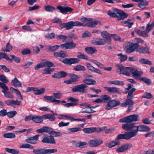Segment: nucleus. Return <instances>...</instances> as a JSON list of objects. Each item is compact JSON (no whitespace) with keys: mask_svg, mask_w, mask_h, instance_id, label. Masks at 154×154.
<instances>
[{"mask_svg":"<svg viewBox=\"0 0 154 154\" xmlns=\"http://www.w3.org/2000/svg\"><path fill=\"white\" fill-rule=\"evenodd\" d=\"M123 129L126 131H132L134 137L136 136L137 132L139 131H149V127L145 125L137 126L135 123H128L123 125Z\"/></svg>","mask_w":154,"mask_h":154,"instance_id":"1","label":"nucleus"},{"mask_svg":"<svg viewBox=\"0 0 154 154\" xmlns=\"http://www.w3.org/2000/svg\"><path fill=\"white\" fill-rule=\"evenodd\" d=\"M76 44L73 42H66L64 44H61L60 45H55L53 46H50L48 48V50L51 52H54L58 49L60 47L64 50L71 49L75 47Z\"/></svg>","mask_w":154,"mask_h":154,"instance_id":"2","label":"nucleus"},{"mask_svg":"<svg viewBox=\"0 0 154 154\" xmlns=\"http://www.w3.org/2000/svg\"><path fill=\"white\" fill-rule=\"evenodd\" d=\"M116 71L119 74H122L127 76H130L131 74L132 67L124 66L122 64H116L115 65Z\"/></svg>","mask_w":154,"mask_h":154,"instance_id":"3","label":"nucleus"},{"mask_svg":"<svg viewBox=\"0 0 154 154\" xmlns=\"http://www.w3.org/2000/svg\"><path fill=\"white\" fill-rule=\"evenodd\" d=\"M138 46L137 43H134L131 42H128L125 44L124 47L125 53L130 54L134 51Z\"/></svg>","mask_w":154,"mask_h":154,"instance_id":"4","label":"nucleus"},{"mask_svg":"<svg viewBox=\"0 0 154 154\" xmlns=\"http://www.w3.org/2000/svg\"><path fill=\"white\" fill-rule=\"evenodd\" d=\"M33 152L35 154H47L56 152L57 150L55 149H46L45 148H40L32 149Z\"/></svg>","mask_w":154,"mask_h":154,"instance_id":"5","label":"nucleus"},{"mask_svg":"<svg viewBox=\"0 0 154 154\" xmlns=\"http://www.w3.org/2000/svg\"><path fill=\"white\" fill-rule=\"evenodd\" d=\"M87 86L85 84H81L75 86L72 88L71 91L73 92H79L81 93H86L87 92V90L86 89Z\"/></svg>","mask_w":154,"mask_h":154,"instance_id":"6","label":"nucleus"},{"mask_svg":"<svg viewBox=\"0 0 154 154\" xmlns=\"http://www.w3.org/2000/svg\"><path fill=\"white\" fill-rule=\"evenodd\" d=\"M129 131L125 132L124 134H119L115 138V141H118V140L121 139L128 140L134 137L132 131Z\"/></svg>","mask_w":154,"mask_h":154,"instance_id":"7","label":"nucleus"},{"mask_svg":"<svg viewBox=\"0 0 154 154\" xmlns=\"http://www.w3.org/2000/svg\"><path fill=\"white\" fill-rule=\"evenodd\" d=\"M84 26L83 23L79 21H69L66 23V29L68 30L73 28L74 26Z\"/></svg>","mask_w":154,"mask_h":154,"instance_id":"8","label":"nucleus"},{"mask_svg":"<svg viewBox=\"0 0 154 154\" xmlns=\"http://www.w3.org/2000/svg\"><path fill=\"white\" fill-rule=\"evenodd\" d=\"M103 143V140L100 139H94L90 140L88 143L89 146L92 147L99 146Z\"/></svg>","mask_w":154,"mask_h":154,"instance_id":"9","label":"nucleus"},{"mask_svg":"<svg viewBox=\"0 0 154 154\" xmlns=\"http://www.w3.org/2000/svg\"><path fill=\"white\" fill-rule=\"evenodd\" d=\"M120 104L119 101L115 100H112L109 101L106 106L105 109L106 110L111 109L112 108Z\"/></svg>","mask_w":154,"mask_h":154,"instance_id":"10","label":"nucleus"},{"mask_svg":"<svg viewBox=\"0 0 154 154\" xmlns=\"http://www.w3.org/2000/svg\"><path fill=\"white\" fill-rule=\"evenodd\" d=\"M53 65L54 64L52 62L49 61H46L37 64L34 68L35 70H38L41 68L45 67L46 66H54Z\"/></svg>","mask_w":154,"mask_h":154,"instance_id":"11","label":"nucleus"},{"mask_svg":"<svg viewBox=\"0 0 154 154\" xmlns=\"http://www.w3.org/2000/svg\"><path fill=\"white\" fill-rule=\"evenodd\" d=\"M132 146L131 143H125L118 147L116 151L119 152H122L131 148Z\"/></svg>","mask_w":154,"mask_h":154,"instance_id":"12","label":"nucleus"},{"mask_svg":"<svg viewBox=\"0 0 154 154\" xmlns=\"http://www.w3.org/2000/svg\"><path fill=\"white\" fill-rule=\"evenodd\" d=\"M79 61V60L77 58H65L62 61L63 63L69 65L77 63Z\"/></svg>","mask_w":154,"mask_h":154,"instance_id":"13","label":"nucleus"},{"mask_svg":"<svg viewBox=\"0 0 154 154\" xmlns=\"http://www.w3.org/2000/svg\"><path fill=\"white\" fill-rule=\"evenodd\" d=\"M57 8L60 11V12L63 14H66L67 12H71L73 9L72 8L68 7H63L60 5H58Z\"/></svg>","mask_w":154,"mask_h":154,"instance_id":"14","label":"nucleus"},{"mask_svg":"<svg viewBox=\"0 0 154 154\" xmlns=\"http://www.w3.org/2000/svg\"><path fill=\"white\" fill-rule=\"evenodd\" d=\"M42 142L47 143L55 144L56 142L53 137L51 136H45L43 137Z\"/></svg>","mask_w":154,"mask_h":154,"instance_id":"15","label":"nucleus"},{"mask_svg":"<svg viewBox=\"0 0 154 154\" xmlns=\"http://www.w3.org/2000/svg\"><path fill=\"white\" fill-rule=\"evenodd\" d=\"M143 73L142 72L138 71L137 69L132 67L131 74H132L133 76L136 79L139 80L140 78V76Z\"/></svg>","mask_w":154,"mask_h":154,"instance_id":"16","label":"nucleus"},{"mask_svg":"<svg viewBox=\"0 0 154 154\" xmlns=\"http://www.w3.org/2000/svg\"><path fill=\"white\" fill-rule=\"evenodd\" d=\"M39 135H36L33 137H30L26 139L25 141L28 143L36 144L37 143Z\"/></svg>","mask_w":154,"mask_h":154,"instance_id":"17","label":"nucleus"},{"mask_svg":"<svg viewBox=\"0 0 154 154\" xmlns=\"http://www.w3.org/2000/svg\"><path fill=\"white\" fill-rule=\"evenodd\" d=\"M104 89L109 93H116L118 94L121 93V91L119 88L115 87H104Z\"/></svg>","mask_w":154,"mask_h":154,"instance_id":"18","label":"nucleus"},{"mask_svg":"<svg viewBox=\"0 0 154 154\" xmlns=\"http://www.w3.org/2000/svg\"><path fill=\"white\" fill-rule=\"evenodd\" d=\"M79 78V77L76 75L73 74L72 75L71 78L68 80L65 81L64 82L68 84H72L74 82L77 81L78 79Z\"/></svg>","mask_w":154,"mask_h":154,"instance_id":"19","label":"nucleus"},{"mask_svg":"<svg viewBox=\"0 0 154 154\" xmlns=\"http://www.w3.org/2000/svg\"><path fill=\"white\" fill-rule=\"evenodd\" d=\"M88 69L93 72H94L100 74H101V72L98 69L95 68L93 67L91 64L87 63L85 64Z\"/></svg>","mask_w":154,"mask_h":154,"instance_id":"20","label":"nucleus"},{"mask_svg":"<svg viewBox=\"0 0 154 154\" xmlns=\"http://www.w3.org/2000/svg\"><path fill=\"white\" fill-rule=\"evenodd\" d=\"M119 9L113 8L112 10L109 11L107 12V14L110 17H118V14Z\"/></svg>","mask_w":154,"mask_h":154,"instance_id":"21","label":"nucleus"},{"mask_svg":"<svg viewBox=\"0 0 154 154\" xmlns=\"http://www.w3.org/2000/svg\"><path fill=\"white\" fill-rule=\"evenodd\" d=\"M119 15V18L118 20H124L127 18L128 16V14L126 13L123 11L119 9L118 14Z\"/></svg>","mask_w":154,"mask_h":154,"instance_id":"22","label":"nucleus"},{"mask_svg":"<svg viewBox=\"0 0 154 154\" xmlns=\"http://www.w3.org/2000/svg\"><path fill=\"white\" fill-rule=\"evenodd\" d=\"M50 127L48 126H44L42 128L37 129L36 132L37 133H42L45 132L49 134Z\"/></svg>","mask_w":154,"mask_h":154,"instance_id":"23","label":"nucleus"},{"mask_svg":"<svg viewBox=\"0 0 154 154\" xmlns=\"http://www.w3.org/2000/svg\"><path fill=\"white\" fill-rule=\"evenodd\" d=\"M120 145V143L118 141H111L109 142L106 144V146L111 148L115 146H119Z\"/></svg>","mask_w":154,"mask_h":154,"instance_id":"24","label":"nucleus"},{"mask_svg":"<svg viewBox=\"0 0 154 154\" xmlns=\"http://www.w3.org/2000/svg\"><path fill=\"white\" fill-rule=\"evenodd\" d=\"M88 22V23H86L85 24L83 23L84 26H87L88 27H95L99 22L97 20L94 21H93Z\"/></svg>","mask_w":154,"mask_h":154,"instance_id":"25","label":"nucleus"},{"mask_svg":"<svg viewBox=\"0 0 154 154\" xmlns=\"http://www.w3.org/2000/svg\"><path fill=\"white\" fill-rule=\"evenodd\" d=\"M49 134L51 135L54 137H62V134L60 132L53 130L52 128H50Z\"/></svg>","mask_w":154,"mask_h":154,"instance_id":"26","label":"nucleus"},{"mask_svg":"<svg viewBox=\"0 0 154 154\" xmlns=\"http://www.w3.org/2000/svg\"><path fill=\"white\" fill-rule=\"evenodd\" d=\"M137 51L138 52L140 53L150 54L149 51V48L146 47H141L137 49Z\"/></svg>","mask_w":154,"mask_h":154,"instance_id":"27","label":"nucleus"},{"mask_svg":"<svg viewBox=\"0 0 154 154\" xmlns=\"http://www.w3.org/2000/svg\"><path fill=\"white\" fill-rule=\"evenodd\" d=\"M138 115H131L128 116L129 123H131V122L137 121L139 120L138 119Z\"/></svg>","mask_w":154,"mask_h":154,"instance_id":"28","label":"nucleus"},{"mask_svg":"<svg viewBox=\"0 0 154 154\" xmlns=\"http://www.w3.org/2000/svg\"><path fill=\"white\" fill-rule=\"evenodd\" d=\"M13 85L16 87H21L22 84L16 78L14 79L11 82Z\"/></svg>","mask_w":154,"mask_h":154,"instance_id":"29","label":"nucleus"},{"mask_svg":"<svg viewBox=\"0 0 154 154\" xmlns=\"http://www.w3.org/2000/svg\"><path fill=\"white\" fill-rule=\"evenodd\" d=\"M53 66H46V67H48L45 68L43 70L44 72H43V74H51V72L53 71L54 69L51 68L50 67H55V66L54 64Z\"/></svg>","mask_w":154,"mask_h":154,"instance_id":"30","label":"nucleus"},{"mask_svg":"<svg viewBox=\"0 0 154 154\" xmlns=\"http://www.w3.org/2000/svg\"><path fill=\"white\" fill-rule=\"evenodd\" d=\"M131 99L128 98L126 100H125L123 103L121 104L122 106L125 107L127 105H133L134 103V101Z\"/></svg>","mask_w":154,"mask_h":154,"instance_id":"31","label":"nucleus"},{"mask_svg":"<svg viewBox=\"0 0 154 154\" xmlns=\"http://www.w3.org/2000/svg\"><path fill=\"white\" fill-rule=\"evenodd\" d=\"M83 82L88 85H94L96 83L95 81L92 79L86 78L83 80Z\"/></svg>","mask_w":154,"mask_h":154,"instance_id":"32","label":"nucleus"},{"mask_svg":"<svg viewBox=\"0 0 154 154\" xmlns=\"http://www.w3.org/2000/svg\"><path fill=\"white\" fill-rule=\"evenodd\" d=\"M42 116H33L32 121L36 123H41L43 121Z\"/></svg>","mask_w":154,"mask_h":154,"instance_id":"33","label":"nucleus"},{"mask_svg":"<svg viewBox=\"0 0 154 154\" xmlns=\"http://www.w3.org/2000/svg\"><path fill=\"white\" fill-rule=\"evenodd\" d=\"M42 118L46 119H48L51 121H54L55 119L54 116L51 114L43 115Z\"/></svg>","mask_w":154,"mask_h":154,"instance_id":"34","label":"nucleus"},{"mask_svg":"<svg viewBox=\"0 0 154 154\" xmlns=\"http://www.w3.org/2000/svg\"><path fill=\"white\" fill-rule=\"evenodd\" d=\"M85 51L87 53L91 54H93L97 51L95 48L91 47L86 48Z\"/></svg>","mask_w":154,"mask_h":154,"instance_id":"35","label":"nucleus"},{"mask_svg":"<svg viewBox=\"0 0 154 154\" xmlns=\"http://www.w3.org/2000/svg\"><path fill=\"white\" fill-rule=\"evenodd\" d=\"M62 51L60 52H54L53 54L56 57H60L64 58L66 56V54L65 53H62Z\"/></svg>","mask_w":154,"mask_h":154,"instance_id":"36","label":"nucleus"},{"mask_svg":"<svg viewBox=\"0 0 154 154\" xmlns=\"http://www.w3.org/2000/svg\"><path fill=\"white\" fill-rule=\"evenodd\" d=\"M108 83L110 84H113L114 85H122L124 84L123 82L120 81L119 80L109 81L108 82Z\"/></svg>","mask_w":154,"mask_h":154,"instance_id":"37","label":"nucleus"},{"mask_svg":"<svg viewBox=\"0 0 154 154\" xmlns=\"http://www.w3.org/2000/svg\"><path fill=\"white\" fill-rule=\"evenodd\" d=\"M106 127H103L102 128L99 127H93L94 132L100 133L101 132L105 130Z\"/></svg>","mask_w":154,"mask_h":154,"instance_id":"38","label":"nucleus"},{"mask_svg":"<svg viewBox=\"0 0 154 154\" xmlns=\"http://www.w3.org/2000/svg\"><path fill=\"white\" fill-rule=\"evenodd\" d=\"M45 91V88H42L38 89L37 88H36L34 94L35 95H40L44 93Z\"/></svg>","mask_w":154,"mask_h":154,"instance_id":"39","label":"nucleus"},{"mask_svg":"<svg viewBox=\"0 0 154 154\" xmlns=\"http://www.w3.org/2000/svg\"><path fill=\"white\" fill-rule=\"evenodd\" d=\"M102 102H106L108 100H111V97L108 95H103L100 96Z\"/></svg>","mask_w":154,"mask_h":154,"instance_id":"40","label":"nucleus"},{"mask_svg":"<svg viewBox=\"0 0 154 154\" xmlns=\"http://www.w3.org/2000/svg\"><path fill=\"white\" fill-rule=\"evenodd\" d=\"M105 41L104 39L101 38H98L94 42V44L97 45H102L105 44Z\"/></svg>","mask_w":154,"mask_h":154,"instance_id":"41","label":"nucleus"},{"mask_svg":"<svg viewBox=\"0 0 154 154\" xmlns=\"http://www.w3.org/2000/svg\"><path fill=\"white\" fill-rule=\"evenodd\" d=\"M5 150L8 152L12 154H18L19 153V151L14 149H9L6 148L5 149Z\"/></svg>","mask_w":154,"mask_h":154,"instance_id":"42","label":"nucleus"},{"mask_svg":"<svg viewBox=\"0 0 154 154\" xmlns=\"http://www.w3.org/2000/svg\"><path fill=\"white\" fill-rule=\"evenodd\" d=\"M45 10L47 12H52L55 10V8L50 5H46L44 7Z\"/></svg>","mask_w":154,"mask_h":154,"instance_id":"43","label":"nucleus"},{"mask_svg":"<svg viewBox=\"0 0 154 154\" xmlns=\"http://www.w3.org/2000/svg\"><path fill=\"white\" fill-rule=\"evenodd\" d=\"M73 69L74 70L77 71H85L86 70L84 66L80 65H78L75 67H74Z\"/></svg>","mask_w":154,"mask_h":154,"instance_id":"44","label":"nucleus"},{"mask_svg":"<svg viewBox=\"0 0 154 154\" xmlns=\"http://www.w3.org/2000/svg\"><path fill=\"white\" fill-rule=\"evenodd\" d=\"M7 91H5V90H2V92L4 94L5 97L7 98H9L11 99L13 98V95L10 92Z\"/></svg>","mask_w":154,"mask_h":154,"instance_id":"45","label":"nucleus"},{"mask_svg":"<svg viewBox=\"0 0 154 154\" xmlns=\"http://www.w3.org/2000/svg\"><path fill=\"white\" fill-rule=\"evenodd\" d=\"M3 58L11 62L12 60V59L10 58L7 54L4 53L0 52V59Z\"/></svg>","mask_w":154,"mask_h":154,"instance_id":"46","label":"nucleus"},{"mask_svg":"<svg viewBox=\"0 0 154 154\" xmlns=\"http://www.w3.org/2000/svg\"><path fill=\"white\" fill-rule=\"evenodd\" d=\"M91 61L93 63L97 65L100 68L103 69L104 67V66L102 63L95 60H91Z\"/></svg>","mask_w":154,"mask_h":154,"instance_id":"47","label":"nucleus"},{"mask_svg":"<svg viewBox=\"0 0 154 154\" xmlns=\"http://www.w3.org/2000/svg\"><path fill=\"white\" fill-rule=\"evenodd\" d=\"M20 148L22 149L28 148L30 149H33L34 147L30 144L25 143L21 145L20 146Z\"/></svg>","mask_w":154,"mask_h":154,"instance_id":"48","label":"nucleus"},{"mask_svg":"<svg viewBox=\"0 0 154 154\" xmlns=\"http://www.w3.org/2000/svg\"><path fill=\"white\" fill-rule=\"evenodd\" d=\"M11 90L13 92L15 93L17 95H19V96L21 100L23 99V98L22 97V96L20 92L18 91V90L12 87H11L10 88Z\"/></svg>","mask_w":154,"mask_h":154,"instance_id":"49","label":"nucleus"},{"mask_svg":"<svg viewBox=\"0 0 154 154\" xmlns=\"http://www.w3.org/2000/svg\"><path fill=\"white\" fill-rule=\"evenodd\" d=\"M12 48V46L9 43H8L6 45V48H2V51L4 52H10Z\"/></svg>","mask_w":154,"mask_h":154,"instance_id":"50","label":"nucleus"},{"mask_svg":"<svg viewBox=\"0 0 154 154\" xmlns=\"http://www.w3.org/2000/svg\"><path fill=\"white\" fill-rule=\"evenodd\" d=\"M117 55L120 57L119 59L121 62L125 61L127 59V56L126 55H123L122 53L118 54Z\"/></svg>","mask_w":154,"mask_h":154,"instance_id":"51","label":"nucleus"},{"mask_svg":"<svg viewBox=\"0 0 154 154\" xmlns=\"http://www.w3.org/2000/svg\"><path fill=\"white\" fill-rule=\"evenodd\" d=\"M139 2L140 3L138 4V6L141 8H144L148 5V2L147 1L144 2L143 0Z\"/></svg>","mask_w":154,"mask_h":154,"instance_id":"52","label":"nucleus"},{"mask_svg":"<svg viewBox=\"0 0 154 154\" xmlns=\"http://www.w3.org/2000/svg\"><path fill=\"white\" fill-rule=\"evenodd\" d=\"M83 131L85 133L91 134L94 132L93 127L84 128Z\"/></svg>","mask_w":154,"mask_h":154,"instance_id":"53","label":"nucleus"},{"mask_svg":"<svg viewBox=\"0 0 154 154\" xmlns=\"http://www.w3.org/2000/svg\"><path fill=\"white\" fill-rule=\"evenodd\" d=\"M136 90L135 88H133L129 90L128 95L127 96V98L132 99L133 97V92Z\"/></svg>","mask_w":154,"mask_h":154,"instance_id":"54","label":"nucleus"},{"mask_svg":"<svg viewBox=\"0 0 154 154\" xmlns=\"http://www.w3.org/2000/svg\"><path fill=\"white\" fill-rule=\"evenodd\" d=\"M139 62L141 63L144 64H148L149 65H152V63L151 61L144 58H142L140 60Z\"/></svg>","mask_w":154,"mask_h":154,"instance_id":"55","label":"nucleus"},{"mask_svg":"<svg viewBox=\"0 0 154 154\" xmlns=\"http://www.w3.org/2000/svg\"><path fill=\"white\" fill-rule=\"evenodd\" d=\"M78 53L80 54L77 55V57L78 58L82 59H84L86 60H89L88 58L87 55L82 54L80 52H78Z\"/></svg>","mask_w":154,"mask_h":154,"instance_id":"56","label":"nucleus"},{"mask_svg":"<svg viewBox=\"0 0 154 154\" xmlns=\"http://www.w3.org/2000/svg\"><path fill=\"white\" fill-rule=\"evenodd\" d=\"M119 122H122V123L127 122V123L122 124V128L123 129L122 126L126 124H127L128 123H129L128 116H127L126 117H125L123 118H122V119H120L119 120ZM130 123H129V124H130Z\"/></svg>","mask_w":154,"mask_h":154,"instance_id":"57","label":"nucleus"},{"mask_svg":"<svg viewBox=\"0 0 154 154\" xmlns=\"http://www.w3.org/2000/svg\"><path fill=\"white\" fill-rule=\"evenodd\" d=\"M3 136L5 138H13L15 137V135L13 133H9L4 134Z\"/></svg>","mask_w":154,"mask_h":154,"instance_id":"58","label":"nucleus"},{"mask_svg":"<svg viewBox=\"0 0 154 154\" xmlns=\"http://www.w3.org/2000/svg\"><path fill=\"white\" fill-rule=\"evenodd\" d=\"M93 20L92 18H86L85 17H82L80 19V20L83 23H88V22L91 21Z\"/></svg>","mask_w":154,"mask_h":154,"instance_id":"59","label":"nucleus"},{"mask_svg":"<svg viewBox=\"0 0 154 154\" xmlns=\"http://www.w3.org/2000/svg\"><path fill=\"white\" fill-rule=\"evenodd\" d=\"M139 80L143 81L144 82L146 83L148 85H149L151 83V80L148 79L146 77H143L142 78H140V79H139Z\"/></svg>","mask_w":154,"mask_h":154,"instance_id":"60","label":"nucleus"},{"mask_svg":"<svg viewBox=\"0 0 154 154\" xmlns=\"http://www.w3.org/2000/svg\"><path fill=\"white\" fill-rule=\"evenodd\" d=\"M81 129L79 128H69L67 130L69 132L75 133L78 132L81 130Z\"/></svg>","mask_w":154,"mask_h":154,"instance_id":"61","label":"nucleus"},{"mask_svg":"<svg viewBox=\"0 0 154 154\" xmlns=\"http://www.w3.org/2000/svg\"><path fill=\"white\" fill-rule=\"evenodd\" d=\"M17 114L16 111H12L8 112H7L8 116L10 118H12L15 116Z\"/></svg>","mask_w":154,"mask_h":154,"instance_id":"62","label":"nucleus"},{"mask_svg":"<svg viewBox=\"0 0 154 154\" xmlns=\"http://www.w3.org/2000/svg\"><path fill=\"white\" fill-rule=\"evenodd\" d=\"M154 26V23L152 22L151 24H147L146 28V30L148 32L151 31Z\"/></svg>","mask_w":154,"mask_h":154,"instance_id":"63","label":"nucleus"},{"mask_svg":"<svg viewBox=\"0 0 154 154\" xmlns=\"http://www.w3.org/2000/svg\"><path fill=\"white\" fill-rule=\"evenodd\" d=\"M71 117L66 115L60 114L58 116V118L59 119H66L70 120Z\"/></svg>","mask_w":154,"mask_h":154,"instance_id":"64","label":"nucleus"}]
</instances>
